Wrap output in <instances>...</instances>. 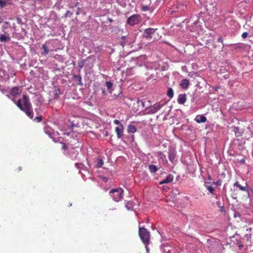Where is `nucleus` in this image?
<instances>
[{"mask_svg": "<svg viewBox=\"0 0 253 253\" xmlns=\"http://www.w3.org/2000/svg\"><path fill=\"white\" fill-rule=\"evenodd\" d=\"M157 29L153 28H148L144 30L143 33V36L147 39H150L152 38V35L155 32Z\"/></svg>", "mask_w": 253, "mask_h": 253, "instance_id": "nucleus-8", "label": "nucleus"}, {"mask_svg": "<svg viewBox=\"0 0 253 253\" xmlns=\"http://www.w3.org/2000/svg\"><path fill=\"white\" fill-rule=\"evenodd\" d=\"M158 155L159 156L160 158L163 160L166 159V155L164 154V153L161 151H159L158 152Z\"/></svg>", "mask_w": 253, "mask_h": 253, "instance_id": "nucleus-35", "label": "nucleus"}, {"mask_svg": "<svg viewBox=\"0 0 253 253\" xmlns=\"http://www.w3.org/2000/svg\"><path fill=\"white\" fill-rule=\"evenodd\" d=\"M239 247H243V245H241V246L239 245Z\"/></svg>", "mask_w": 253, "mask_h": 253, "instance_id": "nucleus-64", "label": "nucleus"}, {"mask_svg": "<svg viewBox=\"0 0 253 253\" xmlns=\"http://www.w3.org/2000/svg\"><path fill=\"white\" fill-rule=\"evenodd\" d=\"M44 132L49 135L50 137H51L52 130L51 128L45 127L44 129Z\"/></svg>", "mask_w": 253, "mask_h": 253, "instance_id": "nucleus-31", "label": "nucleus"}, {"mask_svg": "<svg viewBox=\"0 0 253 253\" xmlns=\"http://www.w3.org/2000/svg\"><path fill=\"white\" fill-rule=\"evenodd\" d=\"M42 120V117L41 116H37L34 119V121L37 122H40Z\"/></svg>", "mask_w": 253, "mask_h": 253, "instance_id": "nucleus-39", "label": "nucleus"}, {"mask_svg": "<svg viewBox=\"0 0 253 253\" xmlns=\"http://www.w3.org/2000/svg\"><path fill=\"white\" fill-rule=\"evenodd\" d=\"M173 178L174 177L172 174H169L167 176L165 179L159 182V184L163 185L164 184L169 183L173 181Z\"/></svg>", "mask_w": 253, "mask_h": 253, "instance_id": "nucleus-13", "label": "nucleus"}, {"mask_svg": "<svg viewBox=\"0 0 253 253\" xmlns=\"http://www.w3.org/2000/svg\"><path fill=\"white\" fill-rule=\"evenodd\" d=\"M175 8H176L178 11H185L187 9V6L185 4L181 3H177L176 5H173L172 8L174 9Z\"/></svg>", "mask_w": 253, "mask_h": 253, "instance_id": "nucleus-15", "label": "nucleus"}, {"mask_svg": "<svg viewBox=\"0 0 253 253\" xmlns=\"http://www.w3.org/2000/svg\"><path fill=\"white\" fill-rule=\"evenodd\" d=\"M10 37L8 32H5L3 34L0 35V42H6L10 40Z\"/></svg>", "mask_w": 253, "mask_h": 253, "instance_id": "nucleus-11", "label": "nucleus"}, {"mask_svg": "<svg viewBox=\"0 0 253 253\" xmlns=\"http://www.w3.org/2000/svg\"><path fill=\"white\" fill-rule=\"evenodd\" d=\"M219 87H220V86H219L214 87L213 88V90H214V91H217V90H218V89L219 88Z\"/></svg>", "mask_w": 253, "mask_h": 253, "instance_id": "nucleus-52", "label": "nucleus"}, {"mask_svg": "<svg viewBox=\"0 0 253 253\" xmlns=\"http://www.w3.org/2000/svg\"><path fill=\"white\" fill-rule=\"evenodd\" d=\"M141 9L142 11H147L151 10V8L149 6L142 5L141 6Z\"/></svg>", "mask_w": 253, "mask_h": 253, "instance_id": "nucleus-33", "label": "nucleus"}, {"mask_svg": "<svg viewBox=\"0 0 253 253\" xmlns=\"http://www.w3.org/2000/svg\"><path fill=\"white\" fill-rule=\"evenodd\" d=\"M4 24L5 25H3L2 26V28L3 29H5V28H7V26L6 25H8L9 24V22H7V21H5L4 22Z\"/></svg>", "mask_w": 253, "mask_h": 253, "instance_id": "nucleus-49", "label": "nucleus"}, {"mask_svg": "<svg viewBox=\"0 0 253 253\" xmlns=\"http://www.w3.org/2000/svg\"><path fill=\"white\" fill-rule=\"evenodd\" d=\"M61 94L60 89L58 86H55L53 87V97L54 99L58 98Z\"/></svg>", "mask_w": 253, "mask_h": 253, "instance_id": "nucleus-16", "label": "nucleus"}, {"mask_svg": "<svg viewBox=\"0 0 253 253\" xmlns=\"http://www.w3.org/2000/svg\"><path fill=\"white\" fill-rule=\"evenodd\" d=\"M186 101V95L185 94H180L178 95L177 102L179 104H184Z\"/></svg>", "mask_w": 253, "mask_h": 253, "instance_id": "nucleus-19", "label": "nucleus"}, {"mask_svg": "<svg viewBox=\"0 0 253 253\" xmlns=\"http://www.w3.org/2000/svg\"><path fill=\"white\" fill-rule=\"evenodd\" d=\"M19 170H21V168L19 167Z\"/></svg>", "mask_w": 253, "mask_h": 253, "instance_id": "nucleus-63", "label": "nucleus"}, {"mask_svg": "<svg viewBox=\"0 0 253 253\" xmlns=\"http://www.w3.org/2000/svg\"><path fill=\"white\" fill-rule=\"evenodd\" d=\"M176 155V151L174 148L170 147L169 148L168 158L169 161L173 163L175 160Z\"/></svg>", "mask_w": 253, "mask_h": 253, "instance_id": "nucleus-7", "label": "nucleus"}, {"mask_svg": "<svg viewBox=\"0 0 253 253\" xmlns=\"http://www.w3.org/2000/svg\"><path fill=\"white\" fill-rule=\"evenodd\" d=\"M233 131L237 137L241 136L243 133L242 131L240 130V128L238 126H234Z\"/></svg>", "mask_w": 253, "mask_h": 253, "instance_id": "nucleus-22", "label": "nucleus"}, {"mask_svg": "<svg viewBox=\"0 0 253 253\" xmlns=\"http://www.w3.org/2000/svg\"><path fill=\"white\" fill-rule=\"evenodd\" d=\"M123 189L121 188H119L111 189L109 192V194L114 201L118 202L123 199Z\"/></svg>", "mask_w": 253, "mask_h": 253, "instance_id": "nucleus-2", "label": "nucleus"}, {"mask_svg": "<svg viewBox=\"0 0 253 253\" xmlns=\"http://www.w3.org/2000/svg\"><path fill=\"white\" fill-rule=\"evenodd\" d=\"M141 20V17L139 14H133L127 18L126 23L129 25L133 26L139 24Z\"/></svg>", "mask_w": 253, "mask_h": 253, "instance_id": "nucleus-4", "label": "nucleus"}, {"mask_svg": "<svg viewBox=\"0 0 253 253\" xmlns=\"http://www.w3.org/2000/svg\"><path fill=\"white\" fill-rule=\"evenodd\" d=\"M136 101H137V103H138V105L141 106L142 107H144V102L143 100H140L138 98H137Z\"/></svg>", "mask_w": 253, "mask_h": 253, "instance_id": "nucleus-38", "label": "nucleus"}, {"mask_svg": "<svg viewBox=\"0 0 253 253\" xmlns=\"http://www.w3.org/2000/svg\"><path fill=\"white\" fill-rule=\"evenodd\" d=\"M108 20L110 23H112L114 22V20L111 18L109 17L108 18Z\"/></svg>", "mask_w": 253, "mask_h": 253, "instance_id": "nucleus-54", "label": "nucleus"}, {"mask_svg": "<svg viewBox=\"0 0 253 253\" xmlns=\"http://www.w3.org/2000/svg\"><path fill=\"white\" fill-rule=\"evenodd\" d=\"M248 35H249V33L248 32H246L243 33L242 34V37L243 39H245L248 36Z\"/></svg>", "mask_w": 253, "mask_h": 253, "instance_id": "nucleus-44", "label": "nucleus"}, {"mask_svg": "<svg viewBox=\"0 0 253 253\" xmlns=\"http://www.w3.org/2000/svg\"><path fill=\"white\" fill-rule=\"evenodd\" d=\"M7 78V76L6 72L0 69V81H4Z\"/></svg>", "mask_w": 253, "mask_h": 253, "instance_id": "nucleus-21", "label": "nucleus"}, {"mask_svg": "<svg viewBox=\"0 0 253 253\" xmlns=\"http://www.w3.org/2000/svg\"><path fill=\"white\" fill-rule=\"evenodd\" d=\"M234 186H236L237 187L239 188L240 190L243 191H245L246 190V186H241L238 182H236L234 184Z\"/></svg>", "mask_w": 253, "mask_h": 253, "instance_id": "nucleus-29", "label": "nucleus"}, {"mask_svg": "<svg viewBox=\"0 0 253 253\" xmlns=\"http://www.w3.org/2000/svg\"><path fill=\"white\" fill-rule=\"evenodd\" d=\"M245 237L247 240H249V239H251L252 235L250 234H247L245 235Z\"/></svg>", "mask_w": 253, "mask_h": 253, "instance_id": "nucleus-46", "label": "nucleus"}, {"mask_svg": "<svg viewBox=\"0 0 253 253\" xmlns=\"http://www.w3.org/2000/svg\"><path fill=\"white\" fill-rule=\"evenodd\" d=\"M217 42H220L222 44V45H223V47H224V46H227V44H224L223 42V39L222 38L221 36H219L217 40Z\"/></svg>", "mask_w": 253, "mask_h": 253, "instance_id": "nucleus-37", "label": "nucleus"}, {"mask_svg": "<svg viewBox=\"0 0 253 253\" xmlns=\"http://www.w3.org/2000/svg\"><path fill=\"white\" fill-rule=\"evenodd\" d=\"M196 18H197V19L191 23V24H193L195 26L197 25L199 22V18H198L197 17H196Z\"/></svg>", "mask_w": 253, "mask_h": 253, "instance_id": "nucleus-43", "label": "nucleus"}, {"mask_svg": "<svg viewBox=\"0 0 253 253\" xmlns=\"http://www.w3.org/2000/svg\"><path fill=\"white\" fill-rule=\"evenodd\" d=\"M73 14V13L71 12L69 10H68L66 11V13L65 14V17H70Z\"/></svg>", "mask_w": 253, "mask_h": 253, "instance_id": "nucleus-41", "label": "nucleus"}, {"mask_svg": "<svg viewBox=\"0 0 253 253\" xmlns=\"http://www.w3.org/2000/svg\"><path fill=\"white\" fill-rule=\"evenodd\" d=\"M16 21L18 24H22V19L19 17L16 18Z\"/></svg>", "mask_w": 253, "mask_h": 253, "instance_id": "nucleus-47", "label": "nucleus"}, {"mask_svg": "<svg viewBox=\"0 0 253 253\" xmlns=\"http://www.w3.org/2000/svg\"><path fill=\"white\" fill-rule=\"evenodd\" d=\"M195 121L198 123H205L207 122V119L204 115H198L195 118Z\"/></svg>", "mask_w": 253, "mask_h": 253, "instance_id": "nucleus-17", "label": "nucleus"}, {"mask_svg": "<svg viewBox=\"0 0 253 253\" xmlns=\"http://www.w3.org/2000/svg\"><path fill=\"white\" fill-rule=\"evenodd\" d=\"M102 93L104 94H106V91L104 89H103L102 90Z\"/></svg>", "mask_w": 253, "mask_h": 253, "instance_id": "nucleus-57", "label": "nucleus"}, {"mask_svg": "<svg viewBox=\"0 0 253 253\" xmlns=\"http://www.w3.org/2000/svg\"><path fill=\"white\" fill-rule=\"evenodd\" d=\"M103 180H104V181L107 182L108 179L106 177H103Z\"/></svg>", "mask_w": 253, "mask_h": 253, "instance_id": "nucleus-58", "label": "nucleus"}, {"mask_svg": "<svg viewBox=\"0 0 253 253\" xmlns=\"http://www.w3.org/2000/svg\"><path fill=\"white\" fill-rule=\"evenodd\" d=\"M212 183L214 184V185H217V186H219L221 184V180H218V181H217L216 182H212Z\"/></svg>", "mask_w": 253, "mask_h": 253, "instance_id": "nucleus-45", "label": "nucleus"}, {"mask_svg": "<svg viewBox=\"0 0 253 253\" xmlns=\"http://www.w3.org/2000/svg\"><path fill=\"white\" fill-rule=\"evenodd\" d=\"M227 46H231V45H234V48L235 49H243V46L242 44L241 43H236V44H233V43H231V44H229L228 45H226Z\"/></svg>", "mask_w": 253, "mask_h": 253, "instance_id": "nucleus-28", "label": "nucleus"}, {"mask_svg": "<svg viewBox=\"0 0 253 253\" xmlns=\"http://www.w3.org/2000/svg\"><path fill=\"white\" fill-rule=\"evenodd\" d=\"M113 122H114V124L117 125L118 126L123 125L120 122V121H119L118 120H114Z\"/></svg>", "mask_w": 253, "mask_h": 253, "instance_id": "nucleus-42", "label": "nucleus"}, {"mask_svg": "<svg viewBox=\"0 0 253 253\" xmlns=\"http://www.w3.org/2000/svg\"><path fill=\"white\" fill-rule=\"evenodd\" d=\"M167 96L169 98V99H171L174 95V91L173 89L171 87H169L168 89V91L167 92Z\"/></svg>", "mask_w": 253, "mask_h": 253, "instance_id": "nucleus-26", "label": "nucleus"}, {"mask_svg": "<svg viewBox=\"0 0 253 253\" xmlns=\"http://www.w3.org/2000/svg\"><path fill=\"white\" fill-rule=\"evenodd\" d=\"M6 2L4 0H0V6L1 7L4 6L6 5Z\"/></svg>", "mask_w": 253, "mask_h": 253, "instance_id": "nucleus-40", "label": "nucleus"}, {"mask_svg": "<svg viewBox=\"0 0 253 253\" xmlns=\"http://www.w3.org/2000/svg\"><path fill=\"white\" fill-rule=\"evenodd\" d=\"M151 78H152V74L150 75V77L147 80H149Z\"/></svg>", "mask_w": 253, "mask_h": 253, "instance_id": "nucleus-62", "label": "nucleus"}, {"mask_svg": "<svg viewBox=\"0 0 253 253\" xmlns=\"http://www.w3.org/2000/svg\"><path fill=\"white\" fill-rule=\"evenodd\" d=\"M0 90L2 92L4 93V88H3L2 86H1V85H0Z\"/></svg>", "mask_w": 253, "mask_h": 253, "instance_id": "nucleus-53", "label": "nucleus"}, {"mask_svg": "<svg viewBox=\"0 0 253 253\" xmlns=\"http://www.w3.org/2000/svg\"><path fill=\"white\" fill-rule=\"evenodd\" d=\"M252 228H249V229H247V231H251L252 230Z\"/></svg>", "mask_w": 253, "mask_h": 253, "instance_id": "nucleus-60", "label": "nucleus"}, {"mask_svg": "<svg viewBox=\"0 0 253 253\" xmlns=\"http://www.w3.org/2000/svg\"><path fill=\"white\" fill-rule=\"evenodd\" d=\"M84 61L85 60H81L78 62V67L80 69H81L83 68L84 65Z\"/></svg>", "mask_w": 253, "mask_h": 253, "instance_id": "nucleus-34", "label": "nucleus"}, {"mask_svg": "<svg viewBox=\"0 0 253 253\" xmlns=\"http://www.w3.org/2000/svg\"><path fill=\"white\" fill-rule=\"evenodd\" d=\"M73 78L74 80L78 83L79 85H83V83L82 82V78L80 75H74Z\"/></svg>", "mask_w": 253, "mask_h": 253, "instance_id": "nucleus-25", "label": "nucleus"}, {"mask_svg": "<svg viewBox=\"0 0 253 253\" xmlns=\"http://www.w3.org/2000/svg\"><path fill=\"white\" fill-rule=\"evenodd\" d=\"M16 104L18 107L21 110L24 111L30 119L33 118L34 113L32 111L31 103L27 95H23V98L18 99Z\"/></svg>", "mask_w": 253, "mask_h": 253, "instance_id": "nucleus-1", "label": "nucleus"}, {"mask_svg": "<svg viewBox=\"0 0 253 253\" xmlns=\"http://www.w3.org/2000/svg\"><path fill=\"white\" fill-rule=\"evenodd\" d=\"M42 48L43 50L44 55H47L48 54L49 49L45 44H43L42 45Z\"/></svg>", "mask_w": 253, "mask_h": 253, "instance_id": "nucleus-30", "label": "nucleus"}, {"mask_svg": "<svg viewBox=\"0 0 253 253\" xmlns=\"http://www.w3.org/2000/svg\"><path fill=\"white\" fill-rule=\"evenodd\" d=\"M21 92V89L19 86H15L11 88L10 94L13 96H16L17 95L20 94Z\"/></svg>", "mask_w": 253, "mask_h": 253, "instance_id": "nucleus-14", "label": "nucleus"}, {"mask_svg": "<svg viewBox=\"0 0 253 253\" xmlns=\"http://www.w3.org/2000/svg\"><path fill=\"white\" fill-rule=\"evenodd\" d=\"M164 105V104L156 103L153 106L150 107L149 110V112L151 114H155L159 111Z\"/></svg>", "mask_w": 253, "mask_h": 253, "instance_id": "nucleus-9", "label": "nucleus"}, {"mask_svg": "<svg viewBox=\"0 0 253 253\" xmlns=\"http://www.w3.org/2000/svg\"><path fill=\"white\" fill-rule=\"evenodd\" d=\"M139 235L144 245L149 244L150 233L146 228L139 227Z\"/></svg>", "mask_w": 253, "mask_h": 253, "instance_id": "nucleus-3", "label": "nucleus"}, {"mask_svg": "<svg viewBox=\"0 0 253 253\" xmlns=\"http://www.w3.org/2000/svg\"><path fill=\"white\" fill-rule=\"evenodd\" d=\"M66 148H67V146H66V144L64 143H63L62 145V149L65 150V149H66Z\"/></svg>", "mask_w": 253, "mask_h": 253, "instance_id": "nucleus-51", "label": "nucleus"}, {"mask_svg": "<svg viewBox=\"0 0 253 253\" xmlns=\"http://www.w3.org/2000/svg\"><path fill=\"white\" fill-rule=\"evenodd\" d=\"M138 205V203L136 200L125 201V207L128 211H134L135 207Z\"/></svg>", "mask_w": 253, "mask_h": 253, "instance_id": "nucleus-5", "label": "nucleus"}, {"mask_svg": "<svg viewBox=\"0 0 253 253\" xmlns=\"http://www.w3.org/2000/svg\"><path fill=\"white\" fill-rule=\"evenodd\" d=\"M91 59V58H90V57H87L86 58V59H85V60H89V59Z\"/></svg>", "mask_w": 253, "mask_h": 253, "instance_id": "nucleus-61", "label": "nucleus"}, {"mask_svg": "<svg viewBox=\"0 0 253 253\" xmlns=\"http://www.w3.org/2000/svg\"><path fill=\"white\" fill-rule=\"evenodd\" d=\"M65 154L67 155L72 160H76L77 158L79 152L74 148H71L68 149L67 154L65 153Z\"/></svg>", "mask_w": 253, "mask_h": 253, "instance_id": "nucleus-6", "label": "nucleus"}, {"mask_svg": "<svg viewBox=\"0 0 253 253\" xmlns=\"http://www.w3.org/2000/svg\"><path fill=\"white\" fill-rule=\"evenodd\" d=\"M123 125H120L116 127L115 131L117 133L118 138H121L124 135Z\"/></svg>", "mask_w": 253, "mask_h": 253, "instance_id": "nucleus-12", "label": "nucleus"}, {"mask_svg": "<svg viewBox=\"0 0 253 253\" xmlns=\"http://www.w3.org/2000/svg\"><path fill=\"white\" fill-rule=\"evenodd\" d=\"M67 134L68 135H71L72 137H73L74 133L73 132H69V133H67Z\"/></svg>", "mask_w": 253, "mask_h": 253, "instance_id": "nucleus-55", "label": "nucleus"}, {"mask_svg": "<svg viewBox=\"0 0 253 253\" xmlns=\"http://www.w3.org/2000/svg\"><path fill=\"white\" fill-rule=\"evenodd\" d=\"M192 21V19H191V18H190V20H189V21H188V23H189L188 26H190V23H191Z\"/></svg>", "mask_w": 253, "mask_h": 253, "instance_id": "nucleus-56", "label": "nucleus"}, {"mask_svg": "<svg viewBox=\"0 0 253 253\" xmlns=\"http://www.w3.org/2000/svg\"><path fill=\"white\" fill-rule=\"evenodd\" d=\"M104 164L103 161L101 159H98L97 161L96 167L98 168H101Z\"/></svg>", "mask_w": 253, "mask_h": 253, "instance_id": "nucleus-32", "label": "nucleus"}, {"mask_svg": "<svg viewBox=\"0 0 253 253\" xmlns=\"http://www.w3.org/2000/svg\"><path fill=\"white\" fill-rule=\"evenodd\" d=\"M75 166L78 169H81V167L82 166V164L79 163H76Z\"/></svg>", "mask_w": 253, "mask_h": 253, "instance_id": "nucleus-48", "label": "nucleus"}, {"mask_svg": "<svg viewBox=\"0 0 253 253\" xmlns=\"http://www.w3.org/2000/svg\"><path fill=\"white\" fill-rule=\"evenodd\" d=\"M120 44L124 47L127 43V41L126 36H122L120 40Z\"/></svg>", "mask_w": 253, "mask_h": 253, "instance_id": "nucleus-27", "label": "nucleus"}, {"mask_svg": "<svg viewBox=\"0 0 253 253\" xmlns=\"http://www.w3.org/2000/svg\"><path fill=\"white\" fill-rule=\"evenodd\" d=\"M105 85L107 88V89H109L113 86V84L110 81H107L105 83Z\"/></svg>", "mask_w": 253, "mask_h": 253, "instance_id": "nucleus-36", "label": "nucleus"}, {"mask_svg": "<svg viewBox=\"0 0 253 253\" xmlns=\"http://www.w3.org/2000/svg\"><path fill=\"white\" fill-rule=\"evenodd\" d=\"M172 247L169 243L166 242L162 245L161 248L163 253H169Z\"/></svg>", "mask_w": 253, "mask_h": 253, "instance_id": "nucleus-10", "label": "nucleus"}, {"mask_svg": "<svg viewBox=\"0 0 253 253\" xmlns=\"http://www.w3.org/2000/svg\"><path fill=\"white\" fill-rule=\"evenodd\" d=\"M189 81L188 80L184 79H182L180 84V86L183 89H187L188 88L189 85Z\"/></svg>", "mask_w": 253, "mask_h": 253, "instance_id": "nucleus-18", "label": "nucleus"}, {"mask_svg": "<svg viewBox=\"0 0 253 253\" xmlns=\"http://www.w3.org/2000/svg\"><path fill=\"white\" fill-rule=\"evenodd\" d=\"M210 182L206 181L204 183V186L211 194H214V189L211 185Z\"/></svg>", "mask_w": 253, "mask_h": 253, "instance_id": "nucleus-20", "label": "nucleus"}, {"mask_svg": "<svg viewBox=\"0 0 253 253\" xmlns=\"http://www.w3.org/2000/svg\"><path fill=\"white\" fill-rule=\"evenodd\" d=\"M136 128L134 126L131 124L128 126L127 132L128 133H134L136 131Z\"/></svg>", "mask_w": 253, "mask_h": 253, "instance_id": "nucleus-24", "label": "nucleus"}, {"mask_svg": "<svg viewBox=\"0 0 253 253\" xmlns=\"http://www.w3.org/2000/svg\"><path fill=\"white\" fill-rule=\"evenodd\" d=\"M148 169L151 173H154L158 170L159 168L155 165H151L149 166Z\"/></svg>", "mask_w": 253, "mask_h": 253, "instance_id": "nucleus-23", "label": "nucleus"}, {"mask_svg": "<svg viewBox=\"0 0 253 253\" xmlns=\"http://www.w3.org/2000/svg\"><path fill=\"white\" fill-rule=\"evenodd\" d=\"M148 245H145V249H146V250L147 253H149L150 250H149V248L148 247Z\"/></svg>", "mask_w": 253, "mask_h": 253, "instance_id": "nucleus-50", "label": "nucleus"}, {"mask_svg": "<svg viewBox=\"0 0 253 253\" xmlns=\"http://www.w3.org/2000/svg\"><path fill=\"white\" fill-rule=\"evenodd\" d=\"M208 179L209 180H211V177L210 175L209 176L208 178Z\"/></svg>", "mask_w": 253, "mask_h": 253, "instance_id": "nucleus-59", "label": "nucleus"}]
</instances>
